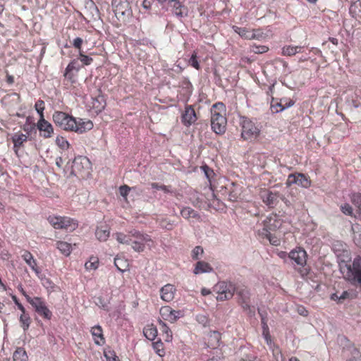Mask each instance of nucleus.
Segmentation results:
<instances>
[{
    "mask_svg": "<svg viewBox=\"0 0 361 361\" xmlns=\"http://www.w3.org/2000/svg\"><path fill=\"white\" fill-rule=\"evenodd\" d=\"M176 289L173 285L168 283L160 289L161 298L165 302H171L173 300Z\"/></svg>",
    "mask_w": 361,
    "mask_h": 361,
    "instance_id": "obj_17",
    "label": "nucleus"
},
{
    "mask_svg": "<svg viewBox=\"0 0 361 361\" xmlns=\"http://www.w3.org/2000/svg\"><path fill=\"white\" fill-rule=\"evenodd\" d=\"M56 144L61 149L68 148V142L63 137H57L56 139Z\"/></svg>",
    "mask_w": 361,
    "mask_h": 361,
    "instance_id": "obj_41",
    "label": "nucleus"
},
{
    "mask_svg": "<svg viewBox=\"0 0 361 361\" xmlns=\"http://www.w3.org/2000/svg\"><path fill=\"white\" fill-rule=\"evenodd\" d=\"M23 130L29 134L33 129H35V125H24L23 128Z\"/></svg>",
    "mask_w": 361,
    "mask_h": 361,
    "instance_id": "obj_61",
    "label": "nucleus"
},
{
    "mask_svg": "<svg viewBox=\"0 0 361 361\" xmlns=\"http://www.w3.org/2000/svg\"><path fill=\"white\" fill-rule=\"evenodd\" d=\"M23 259L25 261L27 264L36 273L37 275H39L41 272L40 269L37 266L36 260L34 259L32 255L28 251H24L22 255Z\"/></svg>",
    "mask_w": 361,
    "mask_h": 361,
    "instance_id": "obj_21",
    "label": "nucleus"
},
{
    "mask_svg": "<svg viewBox=\"0 0 361 361\" xmlns=\"http://www.w3.org/2000/svg\"><path fill=\"white\" fill-rule=\"evenodd\" d=\"M82 42H83V40L82 38L76 37L73 41V45L75 48L79 49V51H81L80 49H81V45H82Z\"/></svg>",
    "mask_w": 361,
    "mask_h": 361,
    "instance_id": "obj_57",
    "label": "nucleus"
},
{
    "mask_svg": "<svg viewBox=\"0 0 361 361\" xmlns=\"http://www.w3.org/2000/svg\"><path fill=\"white\" fill-rule=\"evenodd\" d=\"M188 63L191 66H192L197 70H199L200 68L199 62L197 59V54L195 52H193L190 59H189Z\"/></svg>",
    "mask_w": 361,
    "mask_h": 361,
    "instance_id": "obj_42",
    "label": "nucleus"
},
{
    "mask_svg": "<svg viewBox=\"0 0 361 361\" xmlns=\"http://www.w3.org/2000/svg\"><path fill=\"white\" fill-rule=\"evenodd\" d=\"M212 271L213 269L209 263L204 261H199L196 263L193 272L195 274H200L204 273H209Z\"/></svg>",
    "mask_w": 361,
    "mask_h": 361,
    "instance_id": "obj_24",
    "label": "nucleus"
},
{
    "mask_svg": "<svg viewBox=\"0 0 361 361\" xmlns=\"http://www.w3.org/2000/svg\"><path fill=\"white\" fill-rule=\"evenodd\" d=\"M225 112V106L221 102L214 104L211 109V126L216 134H223L226 131L227 121Z\"/></svg>",
    "mask_w": 361,
    "mask_h": 361,
    "instance_id": "obj_3",
    "label": "nucleus"
},
{
    "mask_svg": "<svg viewBox=\"0 0 361 361\" xmlns=\"http://www.w3.org/2000/svg\"><path fill=\"white\" fill-rule=\"evenodd\" d=\"M197 120V116L192 106H186L182 114V122L185 126H189Z\"/></svg>",
    "mask_w": 361,
    "mask_h": 361,
    "instance_id": "obj_18",
    "label": "nucleus"
},
{
    "mask_svg": "<svg viewBox=\"0 0 361 361\" xmlns=\"http://www.w3.org/2000/svg\"><path fill=\"white\" fill-rule=\"evenodd\" d=\"M114 264L116 268L121 272L125 271L128 266L126 260L118 257H115Z\"/></svg>",
    "mask_w": 361,
    "mask_h": 361,
    "instance_id": "obj_34",
    "label": "nucleus"
},
{
    "mask_svg": "<svg viewBox=\"0 0 361 361\" xmlns=\"http://www.w3.org/2000/svg\"><path fill=\"white\" fill-rule=\"evenodd\" d=\"M281 226V221L276 216L267 217L263 221V228L259 231V235H264V233H270L275 231Z\"/></svg>",
    "mask_w": 361,
    "mask_h": 361,
    "instance_id": "obj_12",
    "label": "nucleus"
},
{
    "mask_svg": "<svg viewBox=\"0 0 361 361\" xmlns=\"http://www.w3.org/2000/svg\"><path fill=\"white\" fill-rule=\"evenodd\" d=\"M262 323L263 329H264L263 334L264 335V338H265L267 343L269 344V342H271L270 336L268 333V326H267V323L265 322L264 318H262Z\"/></svg>",
    "mask_w": 361,
    "mask_h": 361,
    "instance_id": "obj_50",
    "label": "nucleus"
},
{
    "mask_svg": "<svg viewBox=\"0 0 361 361\" xmlns=\"http://www.w3.org/2000/svg\"><path fill=\"white\" fill-rule=\"evenodd\" d=\"M110 235V228L106 224H101L97 227L95 236L99 241H106Z\"/></svg>",
    "mask_w": 361,
    "mask_h": 361,
    "instance_id": "obj_20",
    "label": "nucleus"
},
{
    "mask_svg": "<svg viewBox=\"0 0 361 361\" xmlns=\"http://www.w3.org/2000/svg\"><path fill=\"white\" fill-rule=\"evenodd\" d=\"M130 190V188L126 185L121 186L119 188L120 194L123 197H126V196L128 195Z\"/></svg>",
    "mask_w": 361,
    "mask_h": 361,
    "instance_id": "obj_55",
    "label": "nucleus"
},
{
    "mask_svg": "<svg viewBox=\"0 0 361 361\" xmlns=\"http://www.w3.org/2000/svg\"><path fill=\"white\" fill-rule=\"evenodd\" d=\"M93 107L98 111H101L104 109L105 104H104L103 97L99 96L93 102Z\"/></svg>",
    "mask_w": 361,
    "mask_h": 361,
    "instance_id": "obj_36",
    "label": "nucleus"
},
{
    "mask_svg": "<svg viewBox=\"0 0 361 361\" xmlns=\"http://www.w3.org/2000/svg\"><path fill=\"white\" fill-rule=\"evenodd\" d=\"M261 235L267 238L269 243L273 245L277 246L280 244L279 239L275 236H273L271 233H264V235Z\"/></svg>",
    "mask_w": 361,
    "mask_h": 361,
    "instance_id": "obj_39",
    "label": "nucleus"
},
{
    "mask_svg": "<svg viewBox=\"0 0 361 361\" xmlns=\"http://www.w3.org/2000/svg\"><path fill=\"white\" fill-rule=\"evenodd\" d=\"M259 134V129L250 120H244L242 124L241 136L244 140L256 138Z\"/></svg>",
    "mask_w": 361,
    "mask_h": 361,
    "instance_id": "obj_10",
    "label": "nucleus"
},
{
    "mask_svg": "<svg viewBox=\"0 0 361 361\" xmlns=\"http://www.w3.org/2000/svg\"><path fill=\"white\" fill-rule=\"evenodd\" d=\"M282 103L283 104V107H281L279 109H276V112H279L283 110H284L286 108L290 107L294 104V102L292 100H290L288 102L286 99H282Z\"/></svg>",
    "mask_w": 361,
    "mask_h": 361,
    "instance_id": "obj_56",
    "label": "nucleus"
},
{
    "mask_svg": "<svg viewBox=\"0 0 361 361\" xmlns=\"http://www.w3.org/2000/svg\"><path fill=\"white\" fill-rule=\"evenodd\" d=\"M27 355L25 350L22 348H18L13 353V361H27Z\"/></svg>",
    "mask_w": 361,
    "mask_h": 361,
    "instance_id": "obj_31",
    "label": "nucleus"
},
{
    "mask_svg": "<svg viewBox=\"0 0 361 361\" xmlns=\"http://www.w3.org/2000/svg\"><path fill=\"white\" fill-rule=\"evenodd\" d=\"M260 196L263 202L269 207H274L279 202V194L278 192L264 190L261 192Z\"/></svg>",
    "mask_w": 361,
    "mask_h": 361,
    "instance_id": "obj_14",
    "label": "nucleus"
},
{
    "mask_svg": "<svg viewBox=\"0 0 361 361\" xmlns=\"http://www.w3.org/2000/svg\"><path fill=\"white\" fill-rule=\"evenodd\" d=\"M341 209L343 213L346 215L352 216L353 209L349 204H345L341 207Z\"/></svg>",
    "mask_w": 361,
    "mask_h": 361,
    "instance_id": "obj_51",
    "label": "nucleus"
},
{
    "mask_svg": "<svg viewBox=\"0 0 361 361\" xmlns=\"http://www.w3.org/2000/svg\"><path fill=\"white\" fill-rule=\"evenodd\" d=\"M89 160L85 157H78L74 159L72 165V173H79L84 164H88Z\"/></svg>",
    "mask_w": 361,
    "mask_h": 361,
    "instance_id": "obj_25",
    "label": "nucleus"
},
{
    "mask_svg": "<svg viewBox=\"0 0 361 361\" xmlns=\"http://www.w3.org/2000/svg\"><path fill=\"white\" fill-rule=\"evenodd\" d=\"M96 304L99 306L100 307L103 308L104 310H109L108 304L109 302L106 300H104L102 298H98L97 299Z\"/></svg>",
    "mask_w": 361,
    "mask_h": 361,
    "instance_id": "obj_52",
    "label": "nucleus"
},
{
    "mask_svg": "<svg viewBox=\"0 0 361 361\" xmlns=\"http://www.w3.org/2000/svg\"><path fill=\"white\" fill-rule=\"evenodd\" d=\"M203 254V249L200 246H196L192 251V257L193 259H197Z\"/></svg>",
    "mask_w": 361,
    "mask_h": 361,
    "instance_id": "obj_48",
    "label": "nucleus"
},
{
    "mask_svg": "<svg viewBox=\"0 0 361 361\" xmlns=\"http://www.w3.org/2000/svg\"><path fill=\"white\" fill-rule=\"evenodd\" d=\"M48 221L54 228L64 229L69 232L73 231L78 227L75 220L66 216H50Z\"/></svg>",
    "mask_w": 361,
    "mask_h": 361,
    "instance_id": "obj_5",
    "label": "nucleus"
},
{
    "mask_svg": "<svg viewBox=\"0 0 361 361\" xmlns=\"http://www.w3.org/2000/svg\"><path fill=\"white\" fill-rule=\"evenodd\" d=\"M197 321L199 323L205 325L207 323V318L204 315L200 314L197 316Z\"/></svg>",
    "mask_w": 361,
    "mask_h": 361,
    "instance_id": "obj_58",
    "label": "nucleus"
},
{
    "mask_svg": "<svg viewBox=\"0 0 361 361\" xmlns=\"http://www.w3.org/2000/svg\"><path fill=\"white\" fill-rule=\"evenodd\" d=\"M112 7L115 16L119 20L125 21L132 14L127 0H112Z\"/></svg>",
    "mask_w": 361,
    "mask_h": 361,
    "instance_id": "obj_7",
    "label": "nucleus"
},
{
    "mask_svg": "<svg viewBox=\"0 0 361 361\" xmlns=\"http://www.w3.org/2000/svg\"><path fill=\"white\" fill-rule=\"evenodd\" d=\"M91 334L97 345H102L104 343L102 329L99 325L93 326L91 329Z\"/></svg>",
    "mask_w": 361,
    "mask_h": 361,
    "instance_id": "obj_23",
    "label": "nucleus"
},
{
    "mask_svg": "<svg viewBox=\"0 0 361 361\" xmlns=\"http://www.w3.org/2000/svg\"><path fill=\"white\" fill-rule=\"evenodd\" d=\"M35 110L39 114L40 118H44L43 111L44 110V102L42 100H38L35 104Z\"/></svg>",
    "mask_w": 361,
    "mask_h": 361,
    "instance_id": "obj_40",
    "label": "nucleus"
},
{
    "mask_svg": "<svg viewBox=\"0 0 361 361\" xmlns=\"http://www.w3.org/2000/svg\"><path fill=\"white\" fill-rule=\"evenodd\" d=\"M350 200L354 206L357 208L359 217L361 219V194L353 193Z\"/></svg>",
    "mask_w": 361,
    "mask_h": 361,
    "instance_id": "obj_32",
    "label": "nucleus"
},
{
    "mask_svg": "<svg viewBox=\"0 0 361 361\" xmlns=\"http://www.w3.org/2000/svg\"><path fill=\"white\" fill-rule=\"evenodd\" d=\"M173 8V12L176 16L178 17H184L188 15V8L182 5V4L177 0H168Z\"/></svg>",
    "mask_w": 361,
    "mask_h": 361,
    "instance_id": "obj_22",
    "label": "nucleus"
},
{
    "mask_svg": "<svg viewBox=\"0 0 361 361\" xmlns=\"http://www.w3.org/2000/svg\"><path fill=\"white\" fill-rule=\"evenodd\" d=\"M350 11L361 13V0H356L351 4Z\"/></svg>",
    "mask_w": 361,
    "mask_h": 361,
    "instance_id": "obj_47",
    "label": "nucleus"
},
{
    "mask_svg": "<svg viewBox=\"0 0 361 361\" xmlns=\"http://www.w3.org/2000/svg\"><path fill=\"white\" fill-rule=\"evenodd\" d=\"M235 292L239 298V302L245 310H247L250 314L255 313V307L250 305V293L245 287H236Z\"/></svg>",
    "mask_w": 361,
    "mask_h": 361,
    "instance_id": "obj_9",
    "label": "nucleus"
},
{
    "mask_svg": "<svg viewBox=\"0 0 361 361\" xmlns=\"http://www.w3.org/2000/svg\"><path fill=\"white\" fill-rule=\"evenodd\" d=\"M73 68H74V66H73V63H69L66 68L65 76H68V73L71 72L72 70H73Z\"/></svg>",
    "mask_w": 361,
    "mask_h": 361,
    "instance_id": "obj_64",
    "label": "nucleus"
},
{
    "mask_svg": "<svg viewBox=\"0 0 361 361\" xmlns=\"http://www.w3.org/2000/svg\"><path fill=\"white\" fill-rule=\"evenodd\" d=\"M279 62H280L282 64L283 67L284 68V71L283 72L286 74H288V73H290V71H288V64L287 62H286L285 61H283L282 59L279 60Z\"/></svg>",
    "mask_w": 361,
    "mask_h": 361,
    "instance_id": "obj_62",
    "label": "nucleus"
},
{
    "mask_svg": "<svg viewBox=\"0 0 361 361\" xmlns=\"http://www.w3.org/2000/svg\"><path fill=\"white\" fill-rule=\"evenodd\" d=\"M160 226L161 228L167 230H171L173 228V223L167 219L161 220L160 221Z\"/></svg>",
    "mask_w": 361,
    "mask_h": 361,
    "instance_id": "obj_53",
    "label": "nucleus"
},
{
    "mask_svg": "<svg viewBox=\"0 0 361 361\" xmlns=\"http://www.w3.org/2000/svg\"><path fill=\"white\" fill-rule=\"evenodd\" d=\"M145 337L150 341H154L157 336V329L153 325L147 326L143 330Z\"/></svg>",
    "mask_w": 361,
    "mask_h": 361,
    "instance_id": "obj_29",
    "label": "nucleus"
},
{
    "mask_svg": "<svg viewBox=\"0 0 361 361\" xmlns=\"http://www.w3.org/2000/svg\"><path fill=\"white\" fill-rule=\"evenodd\" d=\"M154 0H144L142 2V6L145 9H149Z\"/></svg>",
    "mask_w": 361,
    "mask_h": 361,
    "instance_id": "obj_60",
    "label": "nucleus"
},
{
    "mask_svg": "<svg viewBox=\"0 0 361 361\" xmlns=\"http://www.w3.org/2000/svg\"><path fill=\"white\" fill-rule=\"evenodd\" d=\"M268 51V47L266 46H255L252 47V51L256 54H262Z\"/></svg>",
    "mask_w": 361,
    "mask_h": 361,
    "instance_id": "obj_54",
    "label": "nucleus"
},
{
    "mask_svg": "<svg viewBox=\"0 0 361 361\" xmlns=\"http://www.w3.org/2000/svg\"><path fill=\"white\" fill-rule=\"evenodd\" d=\"M27 301L35 308V311L45 319H49L51 317V312L46 306V304L42 298L35 297L31 298L25 295Z\"/></svg>",
    "mask_w": 361,
    "mask_h": 361,
    "instance_id": "obj_8",
    "label": "nucleus"
},
{
    "mask_svg": "<svg viewBox=\"0 0 361 361\" xmlns=\"http://www.w3.org/2000/svg\"><path fill=\"white\" fill-rule=\"evenodd\" d=\"M37 128L41 133V135L44 138H49L54 134L52 125L46 121L44 118H40L37 122Z\"/></svg>",
    "mask_w": 361,
    "mask_h": 361,
    "instance_id": "obj_15",
    "label": "nucleus"
},
{
    "mask_svg": "<svg viewBox=\"0 0 361 361\" xmlns=\"http://www.w3.org/2000/svg\"><path fill=\"white\" fill-rule=\"evenodd\" d=\"M12 299L15 302L16 305L18 306V309L20 310V311L24 313L25 310L24 307L22 305V304L18 302L16 296L13 295Z\"/></svg>",
    "mask_w": 361,
    "mask_h": 361,
    "instance_id": "obj_59",
    "label": "nucleus"
},
{
    "mask_svg": "<svg viewBox=\"0 0 361 361\" xmlns=\"http://www.w3.org/2000/svg\"><path fill=\"white\" fill-rule=\"evenodd\" d=\"M350 293L348 291H343L341 295L338 296L337 294H334L331 296V299L338 300V302H342L345 299L349 298Z\"/></svg>",
    "mask_w": 361,
    "mask_h": 361,
    "instance_id": "obj_44",
    "label": "nucleus"
},
{
    "mask_svg": "<svg viewBox=\"0 0 361 361\" xmlns=\"http://www.w3.org/2000/svg\"><path fill=\"white\" fill-rule=\"evenodd\" d=\"M180 214L185 219L197 218L199 216L196 211L188 207L183 208L181 210Z\"/></svg>",
    "mask_w": 361,
    "mask_h": 361,
    "instance_id": "obj_33",
    "label": "nucleus"
},
{
    "mask_svg": "<svg viewBox=\"0 0 361 361\" xmlns=\"http://www.w3.org/2000/svg\"><path fill=\"white\" fill-rule=\"evenodd\" d=\"M12 142L13 143V149L15 152L17 154L18 150L23 146V143L27 140V135L22 133H16L11 137Z\"/></svg>",
    "mask_w": 361,
    "mask_h": 361,
    "instance_id": "obj_19",
    "label": "nucleus"
},
{
    "mask_svg": "<svg viewBox=\"0 0 361 361\" xmlns=\"http://www.w3.org/2000/svg\"><path fill=\"white\" fill-rule=\"evenodd\" d=\"M79 59L84 65H90L92 61V59L85 55L82 51H79Z\"/></svg>",
    "mask_w": 361,
    "mask_h": 361,
    "instance_id": "obj_45",
    "label": "nucleus"
},
{
    "mask_svg": "<svg viewBox=\"0 0 361 361\" xmlns=\"http://www.w3.org/2000/svg\"><path fill=\"white\" fill-rule=\"evenodd\" d=\"M209 338L211 341H215V343H211V345L212 346V348H216V345L218 344L220 339L219 333L217 331H213L212 333H211Z\"/></svg>",
    "mask_w": 361,
    "mask_h": 361,
    "instance_id": "obj_49",
    "label": "nucleus"
},
{
    "mask_svg": "<svg viewBox=\"0 0 361 361\" xmlns=\"http://www.w3.org/2000/svg\"><path fill=\"white\" fill-rule=\"evenodd\" d=\"M116 239L119 243L130 245L132 249L137 252H143L146 245L150 247V243H152L149 235L137 230H131L128 234L116 233Z\"/></svg>",
    "mask_w": 361,
    "mask_h": 361,
    "instance_id": "obj_2",
    "label": "nucleus"
},
{
    "mask_svg": "<svg viewBox=\"0 0 361 361\" xmlns=\"http://www.w3.org/2000/svg\"><path fill=\"white\" fill-rule=\"evenodd\" d=\"M20 322L21 324V326L24 329V331L27 330L30 324V317L27 314H25V311L22 312L20 317Z\"/></svg>",
    "mask_w": 361,
    "mask_h": 361,
    "instance_id": "obj_35",
    "label": "nucleus"
},
{
    "mask_svg": "<svg viewBox=\"0 0 361 361\" xmlns=\"http://www.w3.org/2000/svg\"><path fill=\"white\" fill-rule=\"evenodd\" d=\"M98 260L96 258H90L89 262L85 264V267L87 270H95L97 269Z\"/></svg>",
    "mask_w": 361,
    "mask_h": 361,
    "instance_id": "obj_37",
    "label": "nucleus"
},
{
    "mask_svg": "<svg viewBox=\"0 0 361 361\" xmlns=\"http://www.w3.org/2000/svg\"><path fill=\"white\" fill-rule=\"evenodd\" d=\"M286 184L287 186H290L293 184H297L305 188H307L311 185V181L309 178L303 173H291L288 175Z\"/></svg>",
    "mask_w": 361,
    "mask_h": 361,
    "instance_id": "obj_11",
    "label": "nucleus"
},
{
    "mask_svg": "<svg viewBox=\"0 0 361 361\" xmlns=\"http://www.w3.org/2000/svg\"><path fill=\"white\" fill-rule=\"evenodd\" d=\"M104 357L107 361H118V357L113 350L104 351Z\"/></svg>",
    "mask_w": 361,
    "mask_h": 361,
    "instance_id": "obj_43",
    "label": "nucleus"
},
{
    "mask_svg": "<svg viewBox=\"0 0 361 361\" xmlns=\"http://www.w3.org/2000/svg\"><path fill=\"white\" fill-rule=\"evenodd\" d=\"M235 31L242 37L247 39H252L256 37L253 31H250L245 27H235Z\"/></svg>",
    "mask_w": 361,
    "mask_h": 361,
    "instance_id": "obj_28",
    "label": "nucleus"
},
{
    "mask_svg": "<svg viewBox=\"0 0 361 361\" xmlns=\"http://www.w3.org/2000/svg\"><path fill=\"white\" fill-rule=\"evenodd\" d=\"M303 47L301 46H292L288 45L285 46L282 49V54L283 56H291L295 55L297 53L302 52V49Z\"/></svg>",
    "mask_w": 361,
    "mask_h": 361,
    "instance_id": "obj_26",
    "label": "nucleus"
},
{
    "mask_svg": "<svg viewBox=\"0 0 361 361\" xmlns=\"http://www.w3.org/2000/svg\"><path fill=\"white\" fill-rule=\"evenodd\" d=\"M160 314L163 319L174 323L183 316L181 311L172 310L169 306H165L160 309Z\"/></svg>",
    "mask_w": 361,
    "mask_h": 361,
    "instance_id": "obj_13",
    "label": "nucleus"
},
{
    "mask_svg": "<svg viewBox=\"0 0 361 361\" xmlns=\"http://www.w3.org/2000/svg\"><path fill=\"white\" fill-rule=\"evenodd\" d=\"M214 290L218 293L216 300L223 301L233 298L236 290V286L231 282L221 281L215 286Z\"/></svg>",
    "mask_w": 361,
    "mask_h": 361,
    "instance_id": "obj_6",
    "label": "nucleus"
},
{
    "mask_svg": "<svg viewBox=\"0 0 361 361\" xmlns=\"http://www.w3.org/2000/svg\"><path fill=\"white\" fill-rule=\"evenodd\" d=\"M53 121L61 129L78 133H83L93 128V123L90 120L75 118L63 111H55L53 114Z\"/></svg>",
    "mask_w": 361,
    "mask_h": 361,
    "instance_id": "obj_1",
    "label": "nucleus"
},
{
    "mask_svg": "<svg viewBox=\"0 0 361 361\" xmlns=\"http://www.w3.org/2000/svg\"><path fill=\"white\" fill-rule=\"evenodd\" d=\"M272 353L276 361H283V356L278 347H274L272 349Z\"/></svg>",
    "mask_w": 361,
    "mask_h": 361,
    "instance_id": "obj_46",
    "label": "nucleus"
},
{
    "mask_svg": "<svg viewBox=\"0 0 361 361\" xmlns=\"http://www.w3.org/2000/svg\"><path fill=\"white\" fill-rule=\"evenodd\" d=\"M159 325L160 330L165 335L166 341H171L172 340V331L169 328V326L164 323L162 320H159Z\"/></svg>",
    "mask_w": 361,
    "mask_h": 361,
    "instance_id": "obj_30",
    "label": "nucleus"
},
{
    "mask_svg": "<svg viewBox=\"0 0 361 361\" xmlns=\"http://www.w3.org/2000/svg\"><path fill=\"white\" fill-rule=\"evenodd\" d=\"M289 257L299 266L302 267L306 264L307 254L303 249L292 250L289 253Z\"/></svg>",
    "mask_w": 361,
    "mask_h": 361,
    "instance_id": "obj_16",
    "label": "nucleus"
},
{
    "mask_svg": "<svg viewBox=\"0 0 361 361\" xmlns=\"http://www.w3.org/2000/svg\"><path fill=\"white\" fill-rule=\"evenodd\" d=\"M151 187L153 189L161 190L164 191L165 193L172 192V190H171L170 186L160 185L157 183H151Z\"/></svg>",
    "mask_w": 361,
    "mask_h": 361,
    "instance_id": "obj_38",
    "label": "nucleus"
},
{
    "mask_svg": "<svg viewBox=\"0 0 361 361\" xmlns=\"http://www.w3.org/2000/svg\"><path fill=\"white\" fill-rule=\"evenodd\" d=\"M341 271L343 278L353 285L358 286L361 288V257H357L353 259L352 264L340 265Z\"/></svg>",
    "mask_w": 361,
    "mask_h": 361,
    "instance_id": "obj_4",
    "label": "nucleus"
},
{
    "mask_svg": "<svg viewBox=\"0 0 361 361\" xmlns=\"http://www.w3.org/2000/svg\"><path fill=\"white\" fill-rule=\"evenodd\" d=\"M56 248L65 256H68L71 253L72 246L70 243L64 241H57L56 243Z\"/></svg>",
    "mask_w": 361,
    "mask_h": 361,
    "instance_id": "obj_27",
    "label": "nucleus"
},
{
    "mask_svg": "<svg viewBox=\"0 0 361 361\" xmlns=\"http://www.w3.org/2000/svg\"><path fill=\"white\" fill-rule=\"evenodd\" d=\"M63 163V159L61 157H57L56 159V165L59 168H61L62 167Z\"/></svg>",
    "mask_w": 361,
    "mask_h": 361,
    "instance_id": "obj_63",
    "label": "nucleus"
}]
</instances>
